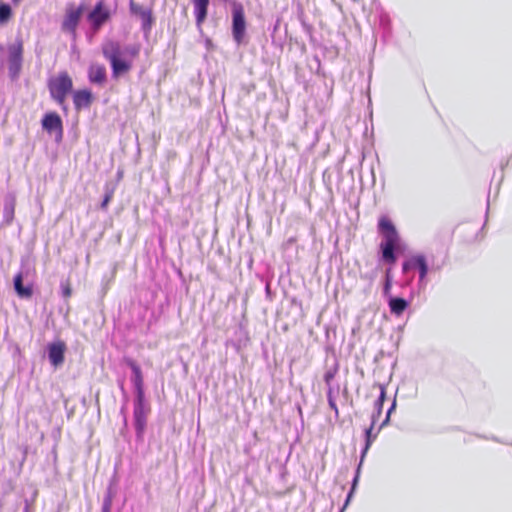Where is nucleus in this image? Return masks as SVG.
Listing matches in <instances>:
<instances>
[{"mask_svg":"<svg viewBox=\"0 0 512 512\" xmlns=\"http://www.w3.org/2000/svg\"><path fill=\"white\" fill-rule=\"evenodd\" d=\"M328 386V389H327V393H326V396H327V400H330V399H335V391H334V388L330 385H327Z\"/></svg>","mask_w":512,"mask_h":512,"instance_id":"ea45409f","label":"nucleus"},{"mask_svg":"<svg viewBox=\"0 0 512 512\" xmlns=\"http://www.w3.org/2000/svg\"><path fill=\"white\" fill-rule=\"evenodd\" d=\"M110 63L112 78L118 79L127 74L133 66L131 59H126L123 56L112 60Z\"/></svg>","mask_w":512,"mask_h":512,"instance_id":"f3484780","label":"nucleus"},{"mask_svg":"<svg viewBox=\"0 0 512 512\" xmlns=\"http://www.w3.org/2000/svg\"><path fill=\"white\" fill-rule=\"evenodd\" d=\"M440 266H429L427 257L422 253H417L406 258L401 265L402 273L407 275L411 271L418 272L417 293L425 291L428 285V274L431 271L439 270Z\"/></svg>","mask_w":512,"mask_h":512,"instance_id":"7ed1b4c3","label":"nucleus"},{"mask_svg":"<svg viewBox=\"0 0 512 512\" xmlns=\"http://www.w3.org/2000/svg\"><path fill=\"white\" fill-rule=\"evenodd\" d=\"M393 283L394 281L383 279L382 295L385 299L389 298V296H393L391 293Z\"/></svg>","mask_w":512,"mask_h":512,"instance_id":"c85d7f7f","label":"nucleus"},{"mask_svg":"<svg viewBox=\"0 0 512 512\" xmlns=\"http://www.w3.org/2000/svg\"><path fill=\"white\" fill-rule=\"evenodd\" d=\"M117 5L114 7L107 0H97L91 10L86 14V21L89 30L96 34L107 24L115 14Z\"/></svg>","mask_w":512,"mask_h":512,"instance_id":"423d86ee","label":"nucleus"},{"mask_svg":"<svg viewBox=\"0 0 512 512\" xmlns=\"http://www.w3.org/2000/svg\"><path fill=\"white\" fill-rule=\"evenodd\" d=\"M361 463H358V466L355 471V475L351 482V488L356 489L359 483L360 473H361Z\"/></svg>","mask_w":512,"mask_h":512,"instance_id":"7c9ffc66","label":"nucleus"},{"mask_svg":"<svg viewBox=\"0 0 512 512\" xmlns=\"http://www.w3.org/2000/svg\"><path fill=\"white\" fill-rule=\"evenodd\" d=\"M338 372V363L336 362L333 367L325 371L323 379L326 385H330L331 381L335 378Z\"/></svg>","mask_w":512,"mask_h":512,"instance_id":"bb28decb","label":"nucleus"},{"mask_svg":"<svg viewBox=\"0 0 512 512\" xmlns=\"http://www.w3.org/2000/svg\"><path fill=\"white\" fill-rule=\"evenodd\" d=\"M47 87L51 99H53L63 110L65 114L68 113V106L66 99L68 95L73 92V80L66 72H60L57 76L52 77L47 82Z\"/></svg>","mask_w":512,"mask_h":512,"instance_id":"39448f33","label":"nucleus"},{"mask_svg":"<svg viewBox=\"0 0 512 512\" xmlns=\"http://www.w3.org/2000/svg\"><path fill=\"white\" fill-rule=\"evenodd\" d=\"M120 389H121V391H122V392H123V394H124L125 402H127L128 397H127V394H126V392H125V389H124V385H123V383L120 385Z\"/></svg>","mask_w":512,"mask_h":512,"instance_id":"49530a36","label":"nucleus"},{"mask_svg":"<svg viewBox=\"0 0 512 512\" xmlns=\"http://www.w3.org/2000/svg\"><path fill=\"white\" fill-rule=\"evenodd\" d=\"M85 11L86 5L84 3H80L77 7L73 4H68L61 24V29L64 32L75 35Z\"/></svg>","mask_w":512,"mask_h":512,"instance_id":"1a4fd4ad","label":"nucleus"},{"mask_svg":"<svg viewBox=\"0 0 512 512\" xmlns=\"http://www.w3.org/2000/svg\"><path fill=\"white\" fill-rule=\"evenodd\" d=\"M489 204H490V201L489 199L487 200V210L489 209Z\"/></svg>","mask_w":512,"mask_h":512,"instance_id":"8fccbe9b","label":"nucleus"},{"mask_svg":"<svg viewBox=\"0 0 512 512\" xmlns=\"http://www.w3.org/2000/svg\"><path fill=\"white\" fill-rule=\"evenodd\" d=\"M23 509H22V512H30V509H31V502L28 500V499H24L23 500Z\"/></svg>","mask_w":512,"mask_h":512,"instance_id":"37998d69","label":"nucleus"},{"mask_svg":"<svg viewBox=\"0 0 512 512\" xmlns=\"http://www.w3.org/2000/svg\"><path fill=\"white\" fill-rule=\"evenodd\" d=\"M415 296V291L410 290L408 298H404L398 295L389 296L385 299L389 308L390 313L395 317H400L410 307L412 300Z\"/></svg>","mask_w":512,"mask_h":512,"instance_id":"f8f14e48","label":"nucleus"},{"mask_svg":"<svg viewBox=\"0 0 512 512\" xmlns=\"http://www.w3.org/2000/svg\"><path fill=\"white\" fill-rule=\"evenodd\" d=\"M94 99V94L89 88L77 89L72 92V100L77 112L89 109Z\"/></svg>","mask_w":512,"mask_h":512,"instance_id":"4468645a","label":"nucleus"},{"mask_svg":"<svg viewBox=\"0 0 512 512\" xmlns=\"http://www.w3.org/2000/svg\"><path fill=\"white\" fill-rule=\"evenodd\" d=\"M378 18L381 38L384 42H387L392 36V23L390 16L386 12H381Z\"/></svg>","mask_w":512,"mask_h":512,"instance_id":"aec40b11","label":"nucleus"},{"mask_svg":"<svg viewBox=\"0 0 512 512\" xmlns=\"http://www.w3.org/2000/svg\"><path fill=\"white\" fill-rule=\"evenodd\" d=\"M29 269L22 267L21 270L13 278V286L15 293L21 299H29L33 296L34 288L32 283L24 285V278L28 275Z\"/></svg>","mask_w":512,"mask_h":512,"instance_id":"ddd939ff","label":"nucleus"},{"mask_svg":"<svg viewBox=\"0 0 512 512\" xmlns=\"http://www.w3.org/2000/svg\"><path fill=\"white\" fill-rule=\"evenodd\" d=\"M195 22L200 27L207 19L210 0H192Z\"/></svg>","mask_w":512,"mask_h":512,"instance_id":"6ab92c4d","label":"nucleus"},{"mask_svg":"<svg viewBox=\"0 0 512 512\" xmlns=\"http://www.w3.org/2000/svg\"><path fill=\"white\" fill-rule=\"evenodd\" d=\"M67 345L63 340L57 339L47 343L45 347V355L49 364L54 368H60L65 362Z\"/></svg>","mask_w":512,"mask_h":512,"instance_id":"9d476101","label":"nucleus"},{"mask_svg":"<svg viewBox=\"0 0 512 512\" xmlns=\"http://www.w3.org/2000/svg\"><path fill=\"white\" fill-rule=\"evenodd\" d=\"M117 188V182L109 180L104 185V195L100 203V209L106 211L111 200L113 199L115 190Z\"/></svg>","mask_w":512,"mask_h":512,"instance_id":"4be33fe9","label":"nucleus"},{"mask_svg":"<svg viewBox=\"0 0 512 512\" xmlns=\"http://www.w3.org/2000/svg\"><path fill=\"white\" fill-rule=\"evenodd\" d=\"M374 426L375 424L371 423L370 426L364 430V439L365 441L369 440V444H372L374 442L378 434L377 432L373 433Z\"/></svg>","mask_w":512,"mask_h":512,"instance_id":"c756f323","label":"nucleus"},{"mask_svg":"<svg viewBox=\"0 0 512 512\" xmlns=\"http://www.w3.org/2000/svg\"><path fill=\"white\" fill-rule=\"evenodd\" d=\"M120 414L123 416V425L127 427V416H126V407L123 405L120 409Z\"/></svg>","mask_w":512,"mask_h":512,"instance_id":"c03bdc74","label":"nucleus"},{"mask_svg":"<svg viewBox=\"0 0 512 512\" xmlns=\"http://www.w3.org/2000/svg\"><path fill=\"white\" fill-rule=\"evenodd\" d=\"M123 363L131 369V382L134 390L133 398V426L137 441H143L147 427L148 415L151 412L150 404L145 395L144 378L140 365L131 357H124Z\"/></svg>","mask_w":512,"mask_h":512,"instance_id":"f03ea898","label":"nucleus"},{"mask_svg":"<svg viewBox=\"0 0 512 512\" xmlns=\"http://www.w3.org/2000/svg\"><path fill=\"white\" fill-rule=\"evenodd\" d=\"M116 181L115 182H119L122 178H123V171L122 170H118L117 171V175H116Z\"/></svg>","mask_w":512,"mask_h":512,"instance_id":"a18cd8bd","label":"nucleus"},{"mask_svg":"<svg viewBox=\"0 0 512 512\" xmlns=\"http://www.w3.org/2000/svg\"><path fill=\"white\" fill-rule=\"evenodd\" d=\"M314 61L317 63L316 74L324 76V72H322V70H321V62H320V59H319V57L317 55L314 56Z\"/></svg>","mask_w":512,"mask_h":512,"instance_id":"58836bf2","label":"nucleus"},{"mask_svg":"<svg viewBox=\"0 0 512 512\" xmlns=\"http://www.w3.org/2000/svg\"><path fill=\"white\" fill-rule=\"evenodd\" d=\"M280 23H281V19L278 17L276 19V21H275V24L273 25V30H272V33H271V39H272V43L273 44H276V32L280 28Z\"/></svg>","mask_w":512,"mask_h":512,"instance_id":"f704fd0d","label":"nucleus"},{"mask_svg":"<svg viewBox=\"0 0 512 512\" xmlns=\"http://www.w3.org/2000/svg\"><path fill=\"white\" fill-rule=\"evenodd\" d=\"M413 279H414V275L409 276L405 280H403L402 282H396V285H398L401 288L409 287V286H411V284L413 282Z\"/></svg>","mask_w":512,"mask_h":512,"instance_id":"c9c22d12","label":"nucleus"},{"mask_svg":"<svg viewBox=\"0 0 512 512\" xmlns=\"http://www.w3.org/2000/svg\"><path fill=\"white\" fill-rule=\"evenodd\" d=\"M257 277L260 279L261 282H263L265 284V297L266 299L269 301V302H272L275 298V292L272 291L271 289V281H272V277L273 275L271 276H263V275H257Z\"/></svg>","mask_w":512,"mask_h":512,"instance_id":"b1692460","label":"nucleus"},{"mask_svg":"<svg viewBox=\"0 0 512 512\" xmlns=\"http://www.w3.org/2000/svg\"><path fill=\"white\" fill-rule=\"evenodd\" d=\"M377 229L382 238L378 248V261L387 266L384 269L383 279L394 281L393 267L400 255L404 253L406 245L388 216L382 215L379 218Z\"/></svg>","mask_w":512,"mask_h":512,"instance_id":"f257e3e1","label":"nucleus"},{"mask_svg":"<svg viewBox=\"0 0 512 512\" xmlns=\"http://www.w3.org/2000/svg\"><path fill=\"white\" fill-rule=\"evenodd\" d=\"M61 288H62V295H63V297L67 298V297L71 296L72 289H71V287L68 284L67 285H61Z\"/></svg>","mask_w":512,"mask_h":512,"instance_id":"4c0bfd02","label":"nucleus"},{"mask_svg":"<svg viewBox=\"0 0 512 512\" xmlns=\"http://www.w3.org/2000/svg\"><path fill=\"white\" fill-rule=\"evenodd\" d=\"M329 407L334 411L335 419L339 418V410L335 399L327 400Z\"/></svg>","mask_w":512,"mask_h":512,"instance_id":"e433bc0d","label":"nucleus"},{"mask_svg":"<svg viewBox=\"0 0 512 512\" xmlns=\"http://www.w3.org/2000/svg\"><path fill=\"white\" fill-rule=\"evenodd\" d=\"M12 8L11 6L6 2L0 3V24L7 23L10 18L12 17ZM2 50V47L0 46V51Z\"/></svg>","mask_w":512,"mask_h":512,"instance_id":"393cba45","label":"nucleus"},{"mask_svg":"<svg viewBox=\"0 0 512 512\" xmlns=\"http://www.w3.org/2000/svg\"><path fill=\"white\" fill-rule=\"evenodd\" d=\"M129 13L131 16L140 20L143 37L145 40H148L152 31V27L156 21L152 8L144 7L143 5L136 3L134 0H130Z\"/></svg>","mask_w":512,"mask_h":512,"instance_id":"6e6552de","label":"nucleus"},{"mask_svg":"<svg viewBox=\"0 0 512 512\" xmlns=\"http://www.w3.org/2000/svg\"><path fill=\"white\" fill-rule=\"evenodd\" d=\"M17 195L15 191H8L3 199V219L1 226H10L14 220Z\"/></svg>","mask_w":512,"mask_h":512,"instance_id":"2eb2a0df","label":"nucleus"},{"mask_svg":"<svg viewBox=\"0 0 512 512\" xmlns=\"http://www.w3.org/2000/svg\"><path fill=\"white\" fill-rule=\"evenodd\" d=\"M396 406H397V403H396V397H395L394 400L392 401L390 407L388 408V410L386 412V415H388V417H391V414L395 411Z\"/></svg>","mask_w":512,"mask_h":512,"instance_id":"a19ab883","label":"nucleus"},{"mask_svg":"<svg viewBox=\"0 0 512 512\" xmlns=\"http://www.w3.org/2000/svg\"><path fill=\"white\" fill-rule=\"evenodd\" d=\"M41 126L48 134L55 135L57 143L63 138V121L60 115L55 111L46 112L41 119Z\"/></svg>","mask_w":512,"mask_h":512,"instance_id":"9b49d317","label":"nucleus"},{"mask_svg":"<svg viewBox=\"0 0 512 512\" xmlns=\"http://www.w3.org/2000/svg\"><path fill=\"white\" fill-rule=\"evenodd\" d=\"M88 80L93 85L104 86L107 82V71L104 65L93 63L88 67Z\"/></svg>","mask_w":512,"mask_h":512,"instance_id":"dca6fc26","label":"nucleus"},{"mask_svg":"<svg viewBox=\"0 0 512 512\" xmlns=\"http://www.w3.org/2000/svg\"><path fill=\"white\" fill-rule=\"evenodd\" d=\"M102 54L106 60H112L123 56V50L118 41L108 39L101 46Z\"/></svg>","mask_w":512,"mask_h":512,"instance_id":"a211bd4d","label":"nucleus"},{"mask_svg":"<svg viewBox=\"0 0 512 512\" xmlns=\"http://www.w3.org/2000/svg\"><path fill=\"white\" fill-rule=\"evenodd\" d=\"M303 31L310 37V40H313V26L305 21L304 14L301 11L298 15Z\"/></svg>","mask_w":512,"mask_h":512,"instance_id":"cd10ccee","label":"nucleus"},{"mask_svg":"<svg viewBox=\"0 0 512 512\" xmlns=\"http://www.w3.org/2000/svg\"><path fill=\"white\" fill-rule=\"evenodd\" d=\"M355 490L356 489H353L350 487V490L349 492L347 493V496H346V499H345V502L343 504V506L340 508L339 512H344V510L348 507L354 493H355Z\"/></svg>","mask_w":512,"mask_h":512,"instance_id":"473e14b6","label":"nucleus"},{"mask_svg":"<svg viewBox=\"0 0 512 512\" xmlns=\"http://www.w3.org/2000/svg\"><path fill=\"white\" fill-rule=\"evenodd\" d=\"M291 302H292L293 304L298 305V306H300V307H301V302H300V301H298L296 298H293V299L291 300Z\"/></svg>","mask_w":512,"mask_h":512,"instance_id":"de8ad7c7","label":"nucleus"},{"mask_svg":"<svg viewBox=\"0 0 512 512\" xmlns=\"http://www.w3.org/2000/svg\"><path fill=\"white\" fill-rule=\"evenodd\" d=\"M355 490L356 489H353L350 487V490L349 492L347 493V496H346V499H345V502L343 504V506L340 508L339 512H344V510L348 507L354 493H355Z\"/></svg>","mask_w":512,"mask_h":512,"instance_id":"72a5a7b5","label":"nucleus"},{"mask_svg":"<svg viewBox=\"0 0 512 512\" xmlns=\"http://www.w3.org/2000/svg\"><path fill=\"white\" fill-rule=\"evenodd\" d=\"M19 0H12L13 3H17Z\"/></svg>","mask_w":512,"mask_h":512,"instance_id":"3c124183","label":"nucleus"},{"mask_svg":"<svg viewBox=\"0 0 512 512\" xmlns=\"http://www.w3.org/2000/svg\"><path fill=\"white\" fill-rule=\"evenodd\" d=\"M371 445L372 444H369V440L368 441H364V446H363V448H362V450L360 452V461H359V463H361V465L363 464L364 459H365V457H366V455H367Z\"/></svg>","mask_w":512,"mask_h":512,"instance_id":"2f4dec72","label":"nucleus"},{"mask_svg":"<svg viewBox=\"0 0 512 512\" xmlns=\"http://www.w3.org/2000/svg\"><path fill=\"white\" fill-rule=\"evenodd\" d=\"M485 439H491V440H493L495 442H501L497 437H490V438L485 437Z\"/></svg>","mask_w":512,"mask_h":512,"instance_id":"09e8293b","label":"nucleus"},{"mask_svg":"<svg viewBox=\"0 0 512 512\" xmlns=\"http://www.w3.org/2000/svg\"><path fill=\"white\" fill-rule=\"evenodd\" d=\"M116 496V491L111 485H109L105 491L101 512H111L113 500Z\"/></svg>","mask_w":512,"mask_h":512,"instance_id":"5701e85b","label":"nucleus"},{"mask_svg":"<svg viewBox=\"0 0 512 512\" xmlns=\"http://www.w3.org/2000/svg\"><path fill=\"white\" fill-rule=\"evenodd\" d=\"M379 387H380V394L374 403V410L371 415L372 424H376V422L380 418V416L382 414V410H383V405L386 401V388L384 385H381V384L379 385Z\"/></svg>","mask_w":512,"mask_h":512,"instance_id":"412c9836","label":"nucleus"},{"mask_svg":"<svg viewBox=\"0 0 512 512\" xmlns=\"http://www.w3.org/2000/svg\"><path fill=\"white\" fill-rule=\"evenodd\" d=\"M141 51V44L134 43L126 45L123 49V54L128 55L131 59L136 58Z\"/></svg>","mask_w":512,"mask_h":512,"instance_id":"a878e982","label":"nucleus"},{"mask_svg":"<svg viewBox=\"0 0 512 512\" xmlns=\"http://www.w3.org/2000/svg\"><path fill=\"white\" fill-rule=\"evenodd\" d=\"M214 3L226 4L231 7V35L233 41L238 45L246 44L247 20L244 6L238 0H213Z\"/></svg>","mask_w":512,"mask_h":512,"instance_id":"20e7f679","label":"nucleus"},{"mask_svg":"<svg viewBox=\"0 0 512 512\" xmlns=\"http://www.w3.org/2000/svg\"><path fill=\"white\" fill-rule=\"evenodd\" d=\"M7 69L11 82H17L23 67V41L17 38L14 43L8 45Z\"/></svg>","mask_w":512,"mask_h":512,"instance_id":"0eeeda50","label":"nucleus"},{"mask_svg":"<svg viewBox=\"0 0 512 512\" xmlns=\"http://www.w3.org/2000/svg\"><path fill=\"white\" fill-rule=\"evenodd\" d=\"M389 423H390V417H388V415H386L384 420L381 422V424L377 430V433H379L380 430L383 429L384 427L388 426Z\"/></svg>","mask_w":512,"mask_h":512,"instance_id":"79ce46f5","label":"nucleus"}]
</instances>
